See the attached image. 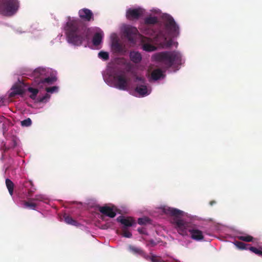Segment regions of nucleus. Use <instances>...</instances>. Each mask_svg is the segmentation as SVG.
<instances>
[{
    "label": "nucleus",
    "mask_w": 262,
    "mask_h": 262,
    "mask_svg": "<svg viewBox=\"0 0 262 262\" xmlns=\"http://www.w3.org/2000/svg\"><path fill=\"white\" fill-rule=\"evenodd\" d=\"M162 19L164 29L153 39L147 37L141 36V43L144 51L152 52L156 50L157 48L154 43L163 48H169L173 43L171 38L177 37L179 35V27L171 15L164 14L162 16Z\"/></svg>",
    "instance_id": "f257e3e1"
},
{
    "label": "nucleus",
    "mask_w": 262,
    "mask_h": 262,
    "mask_svg": "<svg viewBox=\"0 0 262 262\" xmlns=\"http://www.w3.org/2000/svg\"><path fill=\"white\" fill-rule=\"evenodd\" d=\"M69 42L75 45H80L83 40L89 39L92 29L87 28L79 19L69 18L65 26Z\"/></svg>",
    "instance_id": "f03ea898"
},
{
    "label": "nucleus",
    "mask_w": 262,
    "mask_h": 262,
    "mask_svg": "<svg viewBox=\"0 0 262 262\" xmlns=\"http://www.w3.org/2000/svg\"><path fill=\"white\" fill-rule=\"evenodd\" d=\"M165 212L174 217L172 223L180 234L183 236L187 235L189 232L191 238L194 240L200 241L204 239L202 231L191 227L189 223L179 218L183 215V212L182 211L176 208H168L165 209Z\"/></svg>",
    "instance_id": "7ed1b4c3"
},
{
    "label": "nucleus",
    "mask_w": 262,
    "mask_h": 262,
    "mask_svg": "<svg viewBox=\"0 0 262 262\" xmlns=\"http://www.w3.org/2000/svg\"><path fill=\"white\" fill-rule=\"evenodd\" d=\"M153 58L156 61L162 63L166 69L175 64H181L182 56L176 51L158 53L153 56Z\"/></svg>",
    "instance_id": "20e7f679"
},
{
    "label": "nucleus",
    "mask_w": 262,
    "mask_h": 262,
    "mask_svg": "<svg viewBox=\"0 0 262 262\" xmlns=\"http://www.w3.org/2000/svg\"><path fill=\"white\" fill-rule=\"evenodd\" d=\"M19 6L18 1H2L0 4V13L6 16H12L17 12Z\"/></svg>",
    "instance_id": "39448f33"
},
{
    "label": "nucleus",
    "mask_w": 262,
    "mask_h": 262,
    "mask_svg": "<svg viewBox=\"0 0 262 262\" xmlns=\"http://www.w3.org/2000/svg\"><path fill=\"white\" fill-rule=\"evenodd\" d=\"M114 86L120 90H127L129 86L128 79L124 72H121L114 75Z\"/></svg>",
    "instance_id": "423d86ee"
},
{
    "label": "nucleus",
    "mask_w": 262,
    "mask_h": 262,
    "mask_svg": "<svg viewBox=\"0 0 262 262\" xmlns=\"http://www.w3.org/2000/svg\"><path fill=\"white\" fill-rule=\"evenodd\" d=\"M43 73L44 71L40 69H37L33 72V75L35 78V81L37 82L38 84L45 83L49 84H52L56 80V78L54 77H49L47 78L42 77Z\"/></svg>",
    "instance_id": "0eeeda50"
},
{
    "label": "nucleus",
    "mask_w": 262,
    "mask_h": 262,
    "mask_svg": "<svg viewBox=\"0 0 262 262\" xmlns=\"http://www.w3.org/2000/svg\"><path fill=\"white\" fill-rule=\"evenodd\" d=\"M123 34L129 42L133 44L136 43V39L138 34V30L136 28L132 26L126 27L124 29Z\"/></svg>",
    "instance_id": "6e6552de"
},
{
    "label": "nucleus",
    "mask_w": 262,
    "mask_h": 262,
    "mask_svg": "<svg viewBox=\"0 0 262 262\" xmlns=\"http://www.w3.org/2000/svg\"><path fill=\"white\" fill-rule=\"evenodd\" d=\"M79 17L83 20L89 21L93 17V14L92 11L88 9H82L79 11Z\"/></svg>",
    "instance_id": "1a4fd4ad"
},
{
    "label": "nucleus",
    "mask_w": 262,
    "mask_h": 262,
    "mask_svg": "<svg viewBox=\"0 0 262 262\" xmlns=\"http://www.w3.org/2000/svg\"><path fill=\"white\" fill-rule=\"evenodd\" d=\"M99 211L102 214L111 218H113L116 215V212L112 208L108 206L99 207Z\"/></svg>",
    "instance_id": "9d476101"
},
{
    "label": "nucleus",
    "mask_w": 262,
    "mask_h": 262,
    "mask_svg": "<svg viewBox=\"0 0 262 262\" xmlns=\"http://www.w3.org/2000/svg\"><path fill=\"white\" fill-rule=\"evenodd\" d=\"M117 221L123 225L125 228L131 227L135 224V221L131 217H125L120 216L117 219Z\"/></svg>",
    "instance_id": "9b49d317"
},
{
    "label": "nucleus",
    "mask_w": 262,
    "mask_h": 262,
    "mask_svg": "<svg viewBox=\"0 0 262 262\" xmlns=\"http://www.w3.org/2000/svg\"><path fill=\"white\" fill-rule=\"evenodd\" d=\"M142 14V12L138 9H129L126 13L128 19H138Z\"/></svg>",
    "instance_id": "f8f14e48"
},
{
    "label": "nucleus",
    "mask_w": 262,
    "mask_h": 262,
    "mask_svg": "<svg viewBox=\"0 0 262 262\" xmlns=\"http://www.w3.org/2000/svg\"><path fill=\"white\" fill-rule=\"evenodd\" d=\"M24 187L28 189V194L29 196H32L35 192L36 189L34 188V185L31 181H27L23 183L20 182Z\"/></svg>",
    "instance_id": "ddd939ff"
},
{
    "label": "nucleus",
    "mask_w": 262,
    "mask_h": 262,
    "mask_svg": "<svg viewBox=\"0 0 262 262\" xmlns=\"http://www.w3.org/2000/svg\"><path fill=\"white\" fill-rule=\"evenodd\" d=\"M103 37V33L102 31L96 33L93 37L92 42L94 46H99L102 40Z\"/></svg>",
    "instance_id": "4468645a"
},
{
    "label": "nucleus",
    "mask_w": 262,
    "mask_h": 262,
    "mask_svg": "<svg viewBox=\"0 0 262 262\" xmlns=\"http://www.w3.org/2000/svg\"><path fill=\"white\" fill-rule=\"evenodd\" d=\"M135 91L142 97H144L149 94V93L148 92L147 86L144 84L137 85L135 88Z\"/></svg>",
    "instance_id": "2eb2a0df"
},
{
    "label": "nucleus",
    "mask_w": 262,
    "mask_h": 262,
    "mask_svg": "<svg viewBox=\"0 0 262 262\" xmlns=\"http://www.w3.org/2000/svg\"><path fill=\"white\" fill-rule=\"evenodd\" d=\"M130 60L135 63H139L141 59L142 56L141 54L138 52L132 51L129 54Z\"/></svg>",
    "instance_id": "dca6fc26"
},
{
    "label": "nucleus",
    "mask_w": 262,
    "mask_h": 262,
    "mask_svg": "<svg viewBox=\"0 0 262 262\" xmlns=\"http://www.w3.org/2000/svg\"><path fill=\"white\" fill-rule=\"evenodd\" d=\"M16 145H17V142L16 141V140L14 139H13L11 141L10 143L8 146H6L5 143L3 142L2 143V145L1 146L0 149L1 150H4V151H6L11 148H13L15 147L16 146Z\"/></svg>",
    "instance_id": "f3484780"
},
{
    "label": "nucleus",
    "mask_w": 262,
    "mask_h": 262,
    "mask_svg": "<svg viewBox=\"0 0 262 262\" xmlns=\"http://www.w3.org/2000/svg\"><path fill=\"white\" fill-rule=\"evenodd\" d=\"M112 48L113 50L118 53H120L124 51V47L120 43L118 40L114 41L112 43Z\"/></svg>",
    "instance_id": "a211bd4d"
},
{
    "label": "nucleus",
    "mask_w": 262,
    "mask_h": 262,
    "mask_svg": "<svg viewBox=\"0 0 262 262\" xmlns=\"http://www.w3.org/2000/svg\"><path fill=\"white\" fill-rule=\"evenodd\" d=\"M12 92L10 94V96L12 97L15 96L16 95H21L24 94V89L20 85H14L13 86Z\"/></svg>",
    "instance_id": "6ab92c4d"
},
{
    "label": "nucleus",
    "mask_w": 262,
    "mask_h": 262,
    "mask_svg": "<svg viewBox=\"0 0 262 262\" xmlns=\"http://www.w3.org/2000/svg\"><path fill=\"white\" fill-rule=\"evenodd\" d=\"M163 76V72L160 69H157L154 70L151 74V77L152 79L155 80H157Z\"/></svg>",
    "instance_id": "aec40b11"
},
{
    "label": "nucleus",
    "mask_w": 262,
    "mask_h": 262,
    "mask_svg": "<svg viewBox=\"0 0 262 262\" xmlns=\"http://www.w3.org/2000/svg\"><path fill=\"white\" fill-rule=\"evenodd\" d=\"M63 219L64 222L68 224L74 226H77L78 224V223L76 220H74L70 215L67 214H64Z\"/></svg>",
    "instance_id": "412c9836"
},
{
    "label": "nucleus",
    "mask_w": 262,
    "mask_h": 262,
    "mask_svg": "<svg viewBox=\"0 0 262 262\" xmlns=\"http://www.w3.org/2000/svg\"><path fill=\"white\" fill-rule=\"evenodd\" d=\"M6 185L8 189L9 193L11 195H12L14 189V183L11 180L9 179H6Z\"/></svg>",
    "instance_id": "4be33fe9"
},
{
    "label": "nucleus",
    "mask_w": 262,
    "mask_h": 262,
    "mask_svg": "<svg viewBox=\"0 0 262 262\" xmlns=\"http://www.w3.org/2000/svg\"><path fill=\"white\" fill-rule=\"evenodd\" d=\"M237 238L240 240L246 242H252L253 239V237L248 234H245L244 235H239L237 236Z\"/></svg>",
    "instance_id": "5701e85b"
},
{
    "label": "nucleus",
    "mask_w": 262,
    "mask_h": 262,
    "mask_svg": "<svg viewBox=\"0 0 262 262\" xmlns=\"http://www.w3.org/2000/svg\"><path fill=\"white\" fill-rule=\"evenodd\" d=\"M28 91L29 92L31 93V94L30 95V97L32 99L35 100L36 99L37 94L38 93V89L29 87L28 89Z\"/></svg>",
    "instance_id": "b1692460"
},
{
    "label": "nucleus",
    "mask_w": 262,
    "mask_h": 262,
    "mask_svg": "<svg viewBox=\"0 0 262 262\" xmlns=\"http://www.w3.org/2000/svg\"><path fill=\"white\" fill-rule=\"evenodd\" d=\"M145 23L146 24L154 25L158 23V19L155 16L148 17L145 19Z\"/></svg>",
    "instance_id": "393cba45"
},
{
    "label": "nucleus",
    "mask_w": 262,
    "mask_h": 262,
    "mask_svg": "<svg viewBox=\"0 0 262 262\" xmlns=\"http://www.w3.org/2000/svg\"><path fill=\"white\" fill-rule=\"evenodd\" d=\"M24 206L26 208H28L32 210H35L37 205L34 203L30 202L28 201H24Z\"/></svg>",
    "instance_id": "a878e982"
},
{
    "label": "nucleus",
    "mask_w": 262,
    "mask_h": 262,
    "mask_svg": "<svg viewBox=\"0 0 262 262\" xmlns=\"http://www.w3.org/2000/svg\"><path fill=\"white\" fill-rule=\"evenodd\" d=\"M234 245L237 248L241 250L248 249L247 246L248 245L242 242L236 241L234 242Z\"/></svg>",
    "instance_id": "bb28decb"
},
{
    "label": "nucleus",
    "mask_w": 262,
    "mask_h": 262,
    "mask_svg": "<svg viewBox=\"0 0 262 262\" xmlns=\"http://www.w3.org/2000/svg\"><path fill=\"white\" fill-rule=\"evenodd\" d=\"M129 248L130 250L135 254H141L143 253V251L141 248L133 246H129Z\"/></svg>",
    "instance_id": "cd10ccee"
},
{
    "label": "nucleus",
    "mask_w": 262,
    "mask_h": 262,
    "mask_svg": "<svg viewBox=\"0 0 262 262\" xmlns=\"http://www.w3.org/2000/svg\"><path fill=\"white\" fill-rule=\"evenodd\" d=\"M98 56L99 58H100L104 60H107L109 58L108 53L106 52H104V51H100L98 53Z\"/></svg>",
    "instance_id": "c85d7f7f"
},
{
    "label": "nucleus",
    "mask_w": 262,
    "mask_h": 262,
    "mask_svg": "<svg viewBox=\"0 0 262 262\" xmlns=\"http://www.w3.org/2000/svg\"><path fill=\"white\" fill-rule=\"evenodd\" d=\"M248 249L258 256H262V250L254 247L250 246Z\"/></svg>",
    "instance_id": "c756f323"
},
{
    "label": "nucleus",
    "mask_w": 262,
    "mask_h": 262,
    "mask_svg": "<svg viewBox=\"0 0 262 262\" xmlns=\"http://www.w3.org/2000/svg\"><path fill=\"white\" fill-rule=\"evenodd\" d=\"M122 235L124 237L130 238L132 236V234L126 228L123 227L122 229Z\"/></svg>",
    "instance_id": "7c9ffc66"
},
{
    "label": "nucleus",
    "mask_w": 262,
    "mask_h": 262,
    "mask_svg": "<svg viewBox=\"0 0 262 262\" xmlns=\"http://www.w3.org/2000/svg\"><path fill=\"white\" fill-rule=\"evenodd\" d=\"M32 124V121L30 118H28L21 121V125L23 126H29Z\"/></svg>",
    "instance_id": "2f4dec72"
},
{
    "label": "nucleus",
    "mask_w": 262,
    "mask_h": 262,
    "mask_svg": "<svg viewBox=\"0 0 262 262\" xmlns=\"http://www.w3.org/2000/svg\"><path fill=\"white\" fill-rule=\"evenodd\" d=\"M50 95L47 93L43 96H42V97L39 96L38 98V101L39 102H45L47 100H48L50 98Z\"/></svg>",
    "instance_id": "473e14b6"
},
{
    "label": "nucleus",
    "mask_w": 262,
    "mask_h": 262,
    "mask_svg": "<svg viewBox=\"0 0 262 262\" xmlns=\"http://www.w3.org/2000/svg\"><path fill=\"white\" fill-rule=\"evenodd\" d=\"M149 221V220L148 219V217H141L138 219V223L139 225H144L146 224L147 222H148Z\"/></svg>",
    "instance_id": "72a5a7b5"
},
{
    "label": "nucleus",
    "mask_w": 262,
    "mask_h": 262,
    "mask_svg": "<svg viewBox=\"0 0 262 262\" xmlns=\"http://www.w3.org/2000/svg\"><path fill=\"white\" fill-rule=\"evenodd\" d=\"M150 259L152 262H165V261L161 259L160 258H158L155 255L151 256L150 257Z\"/></svg>",
    "instance_id": "f704fd0d"
},
{
    "label": "nucleus",
    "mask_w": 262,
    "mask_h": 262,
    "mask_svg": "<svg viewBox=\"0 0 262 262\" xmlns=\"http://www.w3.org/2000/svg\"><path fill=\"white\" fill-rule=\"evenodd\" d=\"M58 90V87L56 86H53L52 87H48L46 88V90L48 93H53L54 92L57 91Z\"/></svg>",
    "instance_id": "c9c22d12"
},
{
    "label": "nucleus",
    "mask_w": 262,
    "mask_h": 262,
    "mask_svg": "<svg viewBox=\"0 0 262 262\" xmlns=\"http://www.w3.org/2000/svg\"><path fill=\"white\" fill-rule=\"evenodd\" d=\"M34 201H42L43 200V196L42 195L40 194H37L35 196V197L32 199Z\"/></svg>",
    "instance_id": "e433bc0d"
},
{
    "label": "nucleus",
    "mask_w": 262,
    "mask_h": 262,
    "mask_svg": "<svg viewBox=\"0 0 262 262\" xmlns=\"http://www.w3.org/2000/svg\"><path fill=\"white\" fill-rule=\"evenodd\" d=\"M154 33L155 32L152 30H148L145 33L147 35H152L154 34Z\"/></svg>",
    "instance_id": "4c0bfd02"
},
{
    "label": "nucleus",
    "mask_w": 262,
    "mask_h": 262,
    "mask_svg": "<svg viewBox=\"0 0 262 262\" xmlns=\"http://www.w3.org/2000/svg\"><path fill=\"white\" fill-rule=\"evenodd\" d=\"M215 203V201H211L210 202V204L211 205H212L213 204Z\"/></svg>",
    "instance_id": "58836bf2"
},
{
    "label": "nucleus",
    "mask_w": 262,
    "mask_h": 262,
    "mask_svg": "<svg viewBox=\"0 0 262 262\" xmlns=\"http://www.w3.org/2000/svg\"><path fill=\"white\" fill-rule=\"evenodd\" d=\"M137 80H142V79L141 78H139V77H137L136 78Z\"/></svg>",
    "instance_id": "ea45409f"
}]
</instances>
